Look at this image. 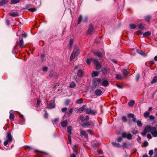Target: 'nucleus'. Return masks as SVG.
Masks as SVG:
<instances>
[{"instance_id": "20e7f679", "label": "nucleus", "mask_w": 157, "mask_h": 157, "mask_svg": "<svg viewBox=\"0 0 157 157\" xmlns=\"http://www.w3.org/2000/svg\"><path fill=\"white\" fill-rule=\"evenodd\" d=\"M85 112L87 114H91L95 115L97 113L96 110H92L90 108L85 109Z\"/></svg>"}, {"instance_id": "473e14b6", "label": "nucleus", "mask_w": 157, "mask_h": 157, "mask_svg": "<svg viewBox=\"0 0 157 157\" xmlns=\"http://www.w3.org/2000/svg\"><path fill=\"white\" fill-rule=\"evenodd\" d=\"M76 86V84L74 82H72L70 84V87L71 88H72L75 87Z\"/></svg>"}, {"instance_id": "a211bd4d", "label": "nucleus", "mask_w": 157, "mask_h": 157, "mask_svg": "<svg viewBox=\"0 0 157 157\" xmlns=\"http://www.w3.org/2000/svg\"><path fill=\"white\" fill-rule=\"evenodd\" d=\"M109 83L107 80H104L102 83V85L103 86H106L109 85Z\"/></svg>"}, {"instance_id": "0e129e2a", "label": "nucleus", "mask_w": 157, "mask_h": 157, "mask_svg": "<svg viewBox=\"0 0 157 157\" xmlns=\"http://www.w3.org/2000/svg\"><path fill=\"white\" fill-rule=\"evenodd\" d=\"M88 20L87 17H85L84 19L83 20V21L84 22H87V21Z\"/></svg>"}, {"instance_id": "bf43d9fd", "label": "nucleus", "mask_w": 157, "mask_h": 157, "mask_svg": "<svg viewBox=\"0 0 157 157\" xmlns=\"http://www.w3.org/2000/svg\"><path fill=\"white\" fill-rule=\"evenodd\" d=\"M149 118L150 119L153 120L155 119L154 116L152 115H151L149 116Z\"/></svg>"}, {"instance_id": "f8f14e48", "label": "nucleus", "mask_w": 157, "mask_h": 157, "mask_svg": "<svg viewBox=\"0 0 157 157\" xmlns=\"http://www.w3.org/2000/svg\"><path fill=\"white\" fill-rule=\"evenodd\" d=\"M77 75L80 78L82 77L83 75V72L82 70L80 69L78 70L77 72Z\"/></svg>"}, {"instance_id": "9d476101", "label": "nucleus", "mask_w": 157, "mask_h": 157, "mask_svg": "<svg viewBox=\"0 0 157 157\" xmlns=\"http://www.w3.org/2000/svg\"><path fill=\"white\" fill-rule=\"evenodd\" d=\"M153 127H152L150 125H147L145 127L144 129H145V131H146L147 132H151L152 130Z\"/></svg>"}, {"instance_id": "39448f33", "label": "nucleus", "mask_w": 157, "mask_h": 157, "mask_svg": "<svg viewBox=\"0 0 157 157\" xmlns=\"http://www.w3.org/2000/svg\"><path fill=\"white\" fill-rule=\"evenodd\" d=\"M122 137L123 138L126 137L128 140H131L132 139V135L128 133L125 132H122L121 134Z\"/></svg>"}, {"instance_id": "09e8293b", "label": "nucleus", "mask_w": 157, "mask_h": 157, "mask_svg": "<svg viewBox=\"0 0 157 157\" xmlns=\"http://www.w3.org/2000/svg\"><path fill=\"white\" fill-rule=\"evenodd\" d=\"M99 145V144L97 142L96 143L92 144V146L94 147H96Z\"/></svg>"}, {"instance_id": "dca6fc26", "label": "nucleus", "mask_w": 157, "mask_h": 157, "mask_svg": "<svg viewBox=\"0 0 157 157\" xmlns=\"http://www.w3.org/2000/svg\"><path fill=\"white\" fill-rule=\"evenodd\" d=\"M95 55L98 57H101L102 56L101 53L99 52H94Z\"/></svg>"}, {"instance_id": "a18cd8bd", "label": "nucleus", "mask_w": 157, "mask_h": 157, "mask_svg": "<svg viewBox=\"0 0 157 157\" xmlns=\"http://www.w3.org/2000/svg\"><path fill=\"white\" fill-rule=\"evenodd\" d=\"M151 17L150 16H147L145 17V20L148 21H149Z\"/></svg>"}, {"instance_id": "423d86ee", "label": "nucleus", "mask_w": 157, "mask_h": 157, "mask_svg": "<svg viewBox=\"0 0 157 157\" xmlns=\"http://www.w3.org/2000/svg\"><path fill=\"white\" fill-rule=\"evenodd\" d=\"M94 31V28L92 26V24H91L90 25L88 29L86 34L87 35H90L92 34L93 32Z\"/></svg>"}, {"instance_id": "4be33fe9", "label": "nucleus", "mask_w": 157, "mask_h": 157, "mask_svg": "<svg viewBox=\"0 0 157 157\" xmlns=\"http://www.w3.org/2000/svg\"><path fill=\"white\" fill-rule=\"evenodd\" d=\"M72 127L71 126H69L67 128V132L69 134V135H71V134Z\"/></svg>"}, {"instance_id": "8fccbe9b", "label": "nucleus", "mask_w": 157, "mask_h": 157, "mask_svg": "<svg viewBox=\"0 0 157 157\" xmlns=\"http://www.w3.org/2000/svg\"><path fill=\"white\" fill-rule=\"evenodd\" d=\"M122 120L124 122H126L127 121V118L125 116H122Z\"/></svg>"}, {"instance_id": "f03ea898", "label": "nucleus", "mask_w": 157, "mask_h": 157, "mask_svg": "<svg viewBox=\"0 0 157 157\" xmlns=\"http://www.w3.org/2000/svg\"><path fill=\"white\" fill-rule=\"evenodd\" d=\"M7 140L4 142V145L6 146L8 144H10L12 142V138L10 132H8L6 135Z\"/></svg>"}, {"instance_id": "37998d69", "label": "nucleus", "mask_w": 157, "mask_h": 157, "mask_svg": "<svg viewBox=\"0 0 157 157\" xmlns=\"http://www.w3.org/2000/svg\"><path fill=\"white\" fill-rule=\"evenodd\" d=\"M130 27L131 29H134L136 28V26L134 24H131L130 25Z\"/></svg>"}, {"instance_id": "680f3d73", "label": "nucleus", "mask_w": 157, "mask_h": 157, "mask_svg": "<svg viewBox=\"0 0 157 157\" xmlns=\"http://www.w3.org/2000/svg\"><path fill=\"white\" fill-rule=\"evenodd\" d=\"M54 124H55V123H56V124H57V123L58 122V119H57V118H56V119H55L54 120Z\"/></svg>"}, {"instance_id": "4468645a", "label": "nucleus", "mask_w": 157, "mask_h": 157, "mask_svg": "<svg viewBox=\"0 0 157 157\" xmlns=\"http://www.w3.org/2000/svg\"><path fill=\"white\" fill-rule=\"evenodd\" d=\"M80 131L81 134L82 135L84 136L86 138H88V134L85 131L81 129L80 130Z\"/></svg>"}, {"instance_id": "ddd939ff", "label": "nucleus", "mask_w": 157, "mask_h": 157, "mask_svg": "<svg viewBox=\"0 0 157 157\" xmlns=\"http://www.w3.org/2000/svg\"><path fill=\"white\" fill-rule=\"evenodd\" d=\"M102 91L100 89H98L95 91V94L97 96H100L102 94Z\"/></svg>"}, {"instance_id": "49530a36", "label": "nucleus", "mask_w": 157, "mask_h": 157, "mask_svg": "<svg viewBox=\"0 0 157 157\" xmlns=\"http://www.w3.org/2000/svg\"><path fill=\"white\" fill-rule=\"evenodd\" d=\"M137 124L139 126H141L142 125V124L141 121H136Z\"/></svg>"}, {"instance_id": "a19ab883", "label": "nucleus", "mask_w": 157, "mask_h": 157, "mask_svg": "<svg viewBox=\"0 0 157 157\" xmlns=\"http://www.w3.org/2000/svg\"><path fill=\"white\" fill-rule=\"evenodd\" d=\"M73 108H70L67 113V114L68 115H70L73 112Z\"/></svg>"}, {"instance_id": "aec40b11", "label": "nucleus", "mask_w": 157, "mask_h": 157, "mask_svg": "<svg viewBox=\"0 0 157 157\" xmlns=\"http://www.w3.org/2000/svg\"><path fill=\"white\" fill-rule=\"evenodd\" d=\"M8 2V0H2L0 2V6L3 5L7 3Z\"/></svg>"}, {"instance_id": "052dcab7", "label": "nucleus", "mask_w": 157, "mask_h": 157, "mask_svg": "<svg viewBox=\"0 0 157 157\" xmlns=\"http://www.w3.org/2000/svg\"><path fill=\"white\" fill-rule=\"evenodd\" d=\"M138 131L136 130H133L132 131V133L134 134H136L138 133Z\"/></svg>"}, {"instance_id": "3c124183", "label": "nucleus", "mask_w": 157, "mask_h": 157, "mask_svg": "<svg viewBox=\"0 0 157 157\" xmlns=\"http://www.w3.org/2000/svg\"><path fill=\"white\" fill-rule=\"evenodd\" d=\"M29 10L33 12H34L36 10V8H30L29 9Z\"/></svg>"}, {"instance_id": "e433bc0d", "label": "nucleus", "mask_w": 157, "mask_h": 157, "mask_svg": "<svg viewBox=\"0 0 157 157\" xmlns=\"http://www.w3.org/2000/svg\"><path fill=\"white\" fill-rule=\"evenodd\" d=\"M73 40L72 39H71L70 40L69 42V45L71 48L73 44Z\"/></svg>"}, {"instance_id": "4c0bfd02", "label": "nucleus", "mask_w": 157, "mask_h": 157, "mask_svg": "<svg viewBox=\"0 0 157 157\" xmlns=\"http://www.w3.org/2000/svg\"><path fill=\"white\" fill-rule=\"evenodd\" d=\"M150 114L148 112H146L144 113V116L145 118H147L149 116Z\"/></svg>"}, {"instance_id": "72a5a7b5", "label": "nucleus", "mask_w": 157, "mask_h": 157, "mask_svg": "<svg viewBox=\"0 0 157 157\" xmlns=\"http://www.w3.org/2000/svg\"><path fill=\"white\" fill-rule=\"evenodd\" d=\"M21 0H12L11 1V4H15L19 2Z\"/></svg>"}, {"instance_id": "a878e982", "label": "nucleus", "mask_w": 157, "mask_h": 157, "mask_svg": "<svg viewBox=\"0 0 157 157\" xmlns=\"http://www.w3.org/2000/svg\"><path fill=\"white\" fill-rule=\"evenodd\" d=\"M157 82V76H155L154 77L152 80L151 81V84Z\"/></svg>"}, {"instance_id": "f257e3e1", "label": "nucleus", "mask_w": 157, "mask_h": 157, "mask_svg": "<svg viewBox=\"0 0 157 157\" xmlns=\"http://www.w3.org/2000/svg\"><path fill=\"white\" fill-rule=\"evenodd\" d=\"M79 53V51L78 47L77 46L75 47L73 51L70 56V61H72L75 57L77 56Z\"/></svg>"}, {"instance_id": "4d7b16f0", "label": "nucleus", "mask_w": 157, "mask_h": 157, "mask_svg": "<svg viewBox=\"0 0 157 157\" xmlns=\"http://www.w3.org/2000/svg\"><path fill=\"white\" fill-rule=\"evenodd\" d=\"M153 153V150H151L149 151V154L150 155H152Z\"/></svg>"}, {"instance_id": "9b49d317", "label": "nucleus", "mask_w": 157, "mask_h": 157, "mask_svg": "<svg viewBox=\"0 0 157 157\" xmlns=\"http://www.w3.org/2000/svg\"><path fill=\"white\" fill-rule=\"evenodd\" d=\"M93 63L96 64V68L97 69H99L101 68V65L98 61L94 59L93 60Z\"/></svg>"}, {"instance_id": "b1692460", "label": "nucleus", "mask_w": 157, "mask_h": 157, "mask_svg": "<svg viewBox=\"0 0 157 157\" xmlns=\"http://www.w3.org/2000/svg\"><path fill=\"white\" fill-rule=\"evenodd\" d=\"M90 125V123L89 122H86L83 123L82 125V126L83 127H86L89 126Z\"/></svg>"}, {"instance_id": "864d4df0", "label": "nucleus", "mask_w": 157, "mask_h": 157, "mask_svg": "<svg viewBox=\"0 0 157 157\" xmlns=\"http://www.w3.org/2000/svg\"><path fill=\"white\" fill-rule=\"evenodd\" d=\"M147 133V132L146 131H145V130L144 129V131L141 133V134L143 136H145Z\"/></svg>"}, {"instance_id": "c85d7f7f", "label": "nucleus", "mask_w": 157, "mask_h": 157, "mask_svg": "<svg viewBox=\"0 0 157 157\" xmlns=\"http://www.w3.org/2000/svg\"><path fill=\"white\" fill-rule=\"evenodd\" d=\"M93 59H88L86 60V63L88 65L90 64L91 62H92L93 63Z\"/></svg>"}, {"instance_id": "5701e85b", "label": "nucleus", "mask_w": 157, "mask_h": 157, "mask_svg": "<svg viewBox=\"0 0 157 157\" xmlns=\"http://www.w3.org/2000/svg\"><path fill=\"white\" fill-rule=\"evenodd\" d=\"M10 15L12 17H15L18 15V13L17 12H14L11 13H10Z\"/></svg>"}, {"instance_id": "58836bf2", "label": "nucleus", "mask_w": 157, "mask_h": 157, "mask_svg": "<svg viewBox=\"0 0 157 157\" xmlns=\"http://www.w3.org/2000/svg\"><path fill=\"white\" fill-rule=\"evenodd\" d=\"M82 17L81 15H80L79 17L78 18V24H80L81 21H82Z\"/></svg>"}, {"instance_id": "338daca9", "label": "nucleus", "mask_w": 157, "mask_h": 157, "mask_svg": "<svg viewBox=\"0 0 157 157\" xmlns=\"http://www.w3.org/2000/svg\"><path fill=\"white\" fill-rule=\"evenodd\" d=\"M140 75H139V74H138L137 75H136V81H137L139 79V78H140Z\"/></svg>"}, {"instance_id": "6e6552de", "label": "nucleus", "mask_w": 157, "mask_h": 157, "mask_svg": "<svg viewBox=\"0 0 157 157\" xmlns=\"http://www.w3.org/2000/svg\"><path fill=\"white\" fill-rule=\"evenodd\" d=\"M55 107V102L54 101H51L48 106V108L51 109Z\"/></svg>"}, {"instance_id": "2f4dec72", "label": "nucleus", "mask_w": 157, "mask_h": 157, "mask_svg": "<svg viewBox=\"0 0 157 157\" xmlns=\"http://www.w3.org/2000/svg\"><path fill=\"white\" fill-rule=\"evenodd\" d=\"M14 118V116L13 113H11V111L10 112V120H13Z\"/></svg>"}, {"instance_id": "de8ad7c7", "label": "nucleus", "mask_w": 157, "mask_h": 157, "mask_svg": "<svg viewBox=\"0 0 157 157\" xmlns=\"http://www.w3.org/2000/svg\"><path fill=\"white\" fill-rule=\"evenodd\" d=\"M134 116V115L132 113H129L128 114V118L133 117Z\"/></svg>"}, {"instance_id": "7c9ffc66", "label": "nucleus", "mask_w": 157, "mask_h": 157, "mask_svg": "<svg viewBox=\"0 0 157 157\" xmlns=\"http://www.w3.org/2000/svg\"><path fill=\"white\" fill-rule=\"evenodd\" d=\"M82 101L83 99L82 98H80L76 101V103L77 104H80L82 102Z\"/></svg>"}, {"instance_id": "7ed1b4c3", "label": "nucleus", "mask_w": 157, "mask_h": 157, "mask_svg": "<svg viewBox=\"0 0 157 157\" xmlns=\"http://www.w3.org/2000/svg\"><path fill=\"white\" fill-rule=\"evenodd\" d=\"M92 83L94 87H98L101 83V79L98 78H94L92 81Z\"/></svg>"}, {"instance_id": "79ce46f5", "label": "nucleus", "mask_w": 157, "mask_h": 157, "mask_svg": "<svg viewBox=\"0 0 157 157\" xmlns=\"http://www.w3.org/2000/svg\"><path fill=\"white\" fill-rule=\"evenodd\" d=\"M138 27L140 29L142 30L144 28V25L142 24H140L138 25Z\"/></svg>"}, {"instance_id": "0eeeda50", "label": "nucleus", "mask_w": 157, "mask_h": 157, "mask_svg": "<svg viewBox=\"0 0 157 157\" xmlns=\"http://www.w3.org/2000/svg\"><path fill=\"white\" fill-rule=\"evenodd\" d=\"M151 133L153 136L154 137H157V130L156 128L155 127H153L152 130L151 132Z\"/></svg>"}, {"instance_id": "cd10ccee", "label": "nucleus", "mask_w": 157, "mask_h": 157, "mask_svg": "<svg viewBox=\"0 0 157 157\" xmlns=\"http://www.w3.org/2000/svg\"><path fill=\"white\" fill-rule=\"evenodd\" d=\"M134 103L135 101H134L131 100L129 102H128V104L130 106L132 107L133 106Z\"/></svg>"}, {"instance_id": "412c9836", "label": "nucleus", "mask_w": 157, "mask_h": 157, "mask_svg": "<svg viewBox=\"0 0 157 157\" xmlns=\"http://www.w3.org/2000/svg\"><path fill=\"white\" fill-rule=\"evenodd\" d=\"M19 45L21 48H24L25 47V45L24 44V41L23 40H20L19 41Z\"/></svg>"}, {"instance_id": "603ef678", "label": "nucleus", "mask_w": 157, "mask_h": 157, "mask_svg": "<svg viewBox=\"0 0 157 157\" xmlns=\"http://www.w3.org/2000/svg\"><path fill=\"white\" fill-rule=\"evenodd\" d=\"M67 110V108L66 107H64L62 109L61 111L63 113H65Z\"/></svg>"}, {"instance_id": "2eb2a0df", "label": "nucleus", "mask_w": 157, "mask_h": 157, "mask_svg": "<svg viewBox=\"0 0 157 157\" xmlns=\"http://www.w3.org/2000/svg\"><path fill=\"white\" fill-rule=\"evenodd\" d=\"M67 124V121H64L61 122V125L63 127H65Z\"/></svg>"}, {"instance_id": "6e6d98bb", "label": "nucleus", "mask_w": 157, "mask_h": 157, "mask_svg": "<svg viewBox=\"0 0 157 157\" xmlns=\"http://www.w3.org/2000/svg\"><path fill=\"white\" fill-rule=\"evenodd\" d=\"M123 147L124 148H126L127 147V143L126 142H124L123 143Z\"/></svg>"}, {"instance_id": "774afa93", "label": "nucleus", "mask_w": 157, "mask_h": 157, "mask_svg": "<svg viewBox=\"0 0 157 157\" xmlns=\"http://www.w3.org/2000/svg\"><path fill=\"white\" fill-rule=\"evenodd\" d=\"M116 85L118 88H119L121 89L123 88V86L121 85H120L118 84H117Z\"/></svg>"}, {"instance_id": "f3484780", "label": "nucleus", "mask_w": 157, "mask_h": 157, "mask_svg": "<svg viewBox=\"0 0 157 157\" xmlns=\"http://www.w3.org/2000/svg\"><path fill=\"white\" fill-rule=\"evenodd\" d=\"M116 78L117 80H121L123 79L122 75L119 74H117L116 75Z\"/></svg>"}, {"instance_id": "1a4fd4ad", "label": "nucleus", "mask_w": 157, "mask_h": 157, "mask_svg": "<svg viewBox=\"0 0 157 157\" xmlns=\"http://www.w3.org/2000/svg\"><path fill=\"white\" fill-rule=\"evenodd\" d=\"M85 105H84L81 107L79 108L78 109H77L75 111L77 113H81L83 111H85Z\"/></svg>"}, {"instance_id": "6ab92c4d", "label": "nucleus", "mask_w": 157, "mask_h": 157, "mask_svg": "<svg viewBox=\"0 0 157 157\" xmlns=\"http://www.w3.org/2000/svg\"><path fill=\"white\" fill-rule=\"evenodd\" d=\"M151 33V32L149 31H147L143 34V36L144 37H146L149 36Z\"/></svg>"}, {"instance_id": "ea45409f", "label": "nucleus", "mask_w": 157, "mask_h": 157, "mask_svg": "<svg viewBox=\"0 0 157 157\" xmlns=\"http://www.w3.org/2000/svg\"><path fill=\"white\" fill-rule=\"evenodd\" d=\"M71 100L69 99H67L66 100V101L65 102V105H68L70 103V102Z\"/></svg>"}, {"instance_id": "c756f323", "label": "nucleus", "mask_w": 157, "mask_h": 157, "mask_svg": "<svg viewBox=\"0 0 157 157\" xmlns=\"http://www.w3.org/2000/svg\"><path fill=\"white\" fill-rule=\"evenodd\" d=\"M122 73L124 75H127L128 74V71H127L125 69H123L122 70Z\"/></svg>"}, {"instance_id": "393cba45", "label": "nucleus", "mask_w": 157, "mask_h": 157, "mask_svg": "<svg viewBox=\"0 0 157 157\" xmlns=\"http://www.w3.org/2000/svg\"><path fill=\"white\" fill-rule=\"evenodd\" d=\"M99 74V72L98 71H93L92 73V76L93 77H95L97 76Z\"/></svg>"}, {"instance_id": "5fc2aeb1", "label": "nucleus", "mask_w": 157, "mask_h": 157, "mask_svg": "<svg viewBox=\"0 0 157 157\" xmlns=\"http://www.w3.org/2000/svg\"><path fill=\"white\" fill-rule=\"evenodd\" d=\"M68 140H69L70 143V144H71V136L70 135H68Z\"/></svg>"}, {"instance_id": "f704fd0d", "label": "nucleus", "mask_w": 157, "mask_h": 157, "mask_svg": "<svg viewBox=\"0 0 157 157\" xmlns=\"http://www.w3.org/2000/svg\"><path fill=\"white\" fill-rule=\"evenodd\" d=\"M112 144L114 146L117 147H121L120 145L118 143H117L115 142H113L112 143Z\"/></svg>"}, {"instance_id": "69168bd1", "label": "nucleus", "mask_w": 157, "mask_h": 157, "mask_svg": "<svg viewBox=\"0 0 157 157\" xmlns=\"http://www.w3.org/2000/svg\"><path fill=\"white\" fill-rule=\"evenodd\" d=\"M47 69H48V68L46 67H44L43 68V71H46L47 70Z\"/></svg>"}, {"instance_id": "e2e57ef3", "label": "nucleus", "mask_w": 157, "mask_h": 157, "mask_svg": "<svg viewBox=\"0 0 157 157\" xmlns=\"http://www.w3.org/2000/svg\"><path fill=\"white\" fill-rule=\"evenodd\" d=\"M147 137L148 139H151L152 138V136L151 134H148L147 135Z\"/></svg>"}, {"instance_id": "c03bdc74", "label": "nucleus", "mask_w": 157, "mask_h": 157, "mask_svg": "<svg viewBox=\"0 0 157 157\" xmlns=\"http://www.w3.org/2000/svg\"><path fill=\"white\" fill-rule=\"evenodd\" d=\"M79 119L82 122L85 121V118L83 116H81L79 117Z\"/></svg>"}, {"instance_id": "13d9d810", "label": "nucleus", "mask_w": 157, "mask_h": 157, "mask_svg": "<svg viewBox=\"0 0 157 157\" xmlns=\"http://www.w3.org/2000/svg\"><path fill=\"white\" fill-rule=\"evenodd\" d=\"M122 140V137L120 136V137H118V138H117V141L118 142H120Z\"/></svg>"}, {"instance_id": "bb28decb", "label": "nucleus", "mask_w": 157, "mask_h": 157, "mask_svg": "<svg viewBox=\"0 0 157 157\" xmlns=\"http://www.w3.org/2000/svg\"><path fill=\"white\" fill-rule=\"evenodd\" d=\"M137 52L139 54L142 56H144L145 55V53H144V51H142L141 50H139V49L137 50Z\"/></svg>"}, {"instance_id": "c9c22d12", "label": "nucleus", "mask_w": 157, "mask_h": 157, "mask_svg": "<svg viewBox=\"0 0 157 157\" xmlns=\"http://www.w3.org/2000/svg\"><path fill=\"white\" fill-rule=\"evenodd\" d=\"M77 147V146L76 145H75L74 146L73 148V151L76 154H78V152H77V150L76 149Z\"/></svg>"}]
</instances>
